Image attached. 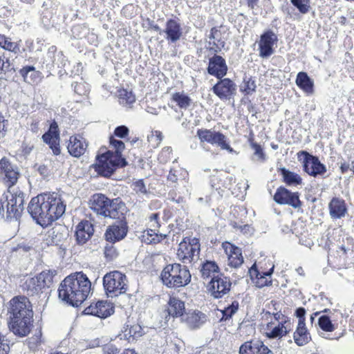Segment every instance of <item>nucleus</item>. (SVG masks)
<instances>
[{
	"label": "nucleus",
	"instance_id": "79ce46f5",
	"mask_svg": "<svg viewBox=\"0 0 354 354\" xmlns=\"http://www.w3.org/2000/svg\"><path fill=\"white\" fill-rule=\"evenodd\" d=\"M256 81L252 77L245 76L243 78V83L240 87L241 91L243 92L245 95H252L256 91Z\"/></svg>",
	"mask_w": 354,
	"mask_h": 354
},
{
	"label": "nucleus",
	"instance_id": "774afa93",
	"mask_svg": "<svg viewBox=\"0 0 354 354\" xmlns=\"http://www.w3.org/2000/svg\"><path fill=\"white\" fill-rule=\"evenodd\" d=\"M209 45L212 44L213 46L209 47V50L213 52V53H214V55H216V53L220 51V49L218 47V46H217V44H216L215 41H213V42L209 41Z\"/></svg>",
	"mask_w": 354,
	"mask_h": 354
},
{
	"label": "nucleus",
	"instance_id": "e2e57ef3",
	"mask_svg": "<svg viewBox=\"0 0 354 354\" xmlns=\"http://www.w3.org/2000/svg\"><path fill=\"white\" fill-rule=\"evenodd\" d=\"M297 317L299 318L298 322L302 321L303 322H305V315H306V310L303 307L297 308L295 313Z\"/></svg>",
	"mask_w": 354,
	"mask_h": 354
},
{
	"label": "nucleus",
	"instance_id": "4be33fe9",
	"mask_svg": "<svg viewBox=\"0 0 354 354\" xmlns=\"http://www.w3.org/2000/svg\"><path fill=\"white\" fill-rule=\"evenodd\" d=\"M273 270L274 267H272L267 272H261L257 270L256 266L254 265L248 270V272L250 274L252 283L258 288H263L271 283L270 277L272 274Z\"/></svg>",
	"mask_w": 354,
	"mask_h": 354
},
{
	"label": "nucleus",
	"instance_id": "412c9836",
	"mask_svg": "<svg viewBox=\"0 0 354 354\" xmlns=\"http://www.w3.org/2000/svg\"><path fill=\"white\" fill-rule=\"evenodd\" d=\"M93 224L88 221H82L76 227L75 237L79 245H84L93 235Z\"/></svg>",
	"mask_w": 354,
	"mask_h": 354
},
{
	"label": "nucleus",
	"instance_id": "603ef678",
	"mask_svg": "<svg viewBox=\"0 0 354 354\" xmlns=\"http://www.w3.org/2000/svg\"><path fill=\"white\" fill-rule=\"evenodd\" d=\"M133 190L138 195H146L149 193L142 179H139L131 184Z\"/></svg>",
	"mask_w": 354,
	"mask_h": 354
},
{
	"label": "nucleus",
	"instance_id": "a19ab883",
	"mask_svg": "<svg viewBox=\"0 0 354 354\" xmlns=\"http://www.w3.org/2000/svg\"><path fill=\"white\" fill-rule=\"evenodd\" d=\"M0 46L6 50L17 54L19 52V46L15 43L11 41V39L5 35H0Z\"/></svg>",
	"mask_w": 354,
	"mask_h": 354
},
{
	"label": "nucleus",
	"instance_id": "9b49d317",
	"mask_svg": "<svg viewBox=\"0 0 354 354\" xmlns=\"http://www.w3.org/2000/svg\"><path fill=\"white\" fill-rule=\"evenodd\" d=\"M219 79L220 80L212 88L213 93L221 100L234 98L236 94V84L229 78Z\"/></svg>",
	"mask_w": 354,
	"mask_h": 354
},
{
	"label": "nucleus",
	"instance_id": "dca6fc26",
	"mask_svg": "<svg viewBox=\"0 0 354 354\" xmlns=\"http://www.w3.org/2000/svg\"><path fill=\"white\" fill-rule=\"evenodd\" d=\"M127 208L124 203L118 198L110 200L104 218L118 220L119 223L126 222L125 214Z\"/></svg>",
	"mask_w": 354,
	"mask_h": 354
},
{
	"label": "nucleus",
	"instance_id": "3c124183",
	"mask_svg": "<svg viewBox=\"0 0 354 354\" xmlns=\"http://www.w3.org/2000/svg\"><path fill=\"white\" fill-rule=\"evenodd\" d=\"M26 285L28 290L30 291L32 295L38 294L43 290L42 288L39 286L38 280L36 277L27 280Z\"/></svg>",
	"mask_w": 354,
	"mask_h": 354
},
{
	"label": "nucleus",
	"instance_id": "423d86ee",
	"mask_svg": "<svg viewBox=\"0 0 354 354\" xmlns=\"http://www.w3.org/2000/svg\"><path fill=\"white\" fill-rule=\"evenodd\" d=\"M127 278L119 271L106 273L103 277V286L109 297H115L124 294L127 289Z\"/></svg>",
	"mask_w": 354,
	"mask_h": 354
},
{
	"label": "nucleus",
	"instance_id": "a211bd4d",
	"mask_svg": "<svg viewBox=\"0 0 354 354\" xmlns=\"http://www.w3.org/2000/svg\"><path fill=\"white\" fill-rule=\"evenodd\" d=\"M209 75H214L217 78L224 77L227 71L226 62L221 55H214L209 59V64L207 68Z\"/></svg>",
	"mask_w": 354,
	"mask_h": 354
},
{
	"label": "nucleus",
	"instance_id": "f8f14e48",
	"mask_svg": "<svg viewBox=\"0 0 354 354\" xmlns=\"http://www.w3.org/2000/svg\"><path fill=\"white\" fill-rule=\"evenodd\" d=\"M304 156V170L310 176L316 177L318 175H324L326 172V166L322 164L318 157L313 156L307 151H301Z\"/></svg>",
	"mask_w": 354,
	"mask_h": 354
},
{
	"label": "nucleus",
	"instance_id": "20e7f679",
	"mask_svg": "<svg viewBox=\"0 0 354 354\" xmlns=\"http://www.w3.org/2000/svg\"><path fill=\"white\" fill-rule=\"evenodd\" d=\"M160 277L164 285L168 288L185 287L191 281V274L185 266L173 263L166 266Z\"/></svg>",
	"mask_w": 354,
	"mask_h": 354
},
{
	"label": "nucleus",
	"instance_id": "5701e85b",
	"mask_svg": "<svg viewBox=\"0 0 354 354\" xmlns=\"http://www.w3.org/2000/svg\"><path fill=\"white\" fill-rule=\"evenodd\" d=\"M87 146L88 145L83 138L72 136L69 138L67 149L70 155L80 158L85 153Z\"/></svg>",
	"mask_w": 354,
	"mask_h": 354
},
{
	"label": "nucleus",
	"instance_id": "9d476101",
	"mask_svg": "<svg viewBox=\"0 0 354 354\" xmlns=\"http://www.w3.org/2000/svg\"><path fill=\"white\" fill-rule=\"evenodd\" d=\"M231 281L223 274H218L212 277L208 284V290L211 295L215 299L223 297L229 292L231 288Z\"/></svg>",
	"mask_w": 354,
	"mask_h": 354
},
{
	"label": "nucleus",
	"instance_id": "6e6552de",
	"mask_svg": "<svg viewBox=\"0 0 354 354\" xmlns=\"http://www.w3.org/2000/svg\"><path fill=\"white\" fill-rule=\"evenodd\" d=\"M5 198L7 207V217L17 219L21 216L24 209L25 194L20 190L16 192H12L8 189V193L5 194Z\"/></svg>",
	"mask_w": 354,
	"mask_h": 354
},
{
	"label": "nucleus",
	"instance_id": "1a4fd4ad",
	"mask_svg": "<svg viewBox=\"0 0 354 354\" xmlns=\"http://www.w3.org/2000/svg\"><path fill=\"white\" fill-rule=\"evenodd\" d=\"M197 136L201 142H208L212 145H216L223 150H227L230 153L234 151L227 142L226 136L219 131L212 129H198Z\"/></svg>",
	"mask_w": 354,
	"mask_h": 354
},
{
	"label": "nucleus",
	"instance_id": "c756f323",
	"mask_svg": "<svg viewBox=\"0 0 354 354\" xmlns=\"http://www.w3.org/2000/svg\"><path fill=\"white\" fill-rule=\"evenodd\" d=\"M19 75L26 83L32 84L39 82L41 80V73L32 66H24L19 71Z\"/></svg>",
	"mask_w": 354,
	"mask_h": 354
},
{
	"label": "nucleus",
	"instance_id": "4d7b16f0",
	"mask_svg": "<svg viewBox=\"0 0 354 354\" xmlns=\"http://www.w3.org/2000/svg\"><path fill=\"white\" fill-rule=\"evenodd\" d=\"M59 134L57 131H48L42 136V139L44 142L49 145L51 140H54V139L57 138Z\"/></svg>",
	"mask_w": 354,
	"mask_h": 354
},
{
	"label": "nucleus",
	"instance_id": "8fccbe9b",
	"mask_svg": "<svg viewBox=\"0 0 354 354\" xmlns=\"http://www.w3.org/2000/svg\"><path fill=\"white\" fill-rule=\"evenodd\" d=\"M250 147L254 151V159L258 161L263 162L266 160V154L264 153L261 145L257 142L250 140Z\"/></svg>",
	"mask_w": 354,
	"mask_h": 354
},
{
	"label": "nucleus",
	"instance_id": "b1692460",
	"mask_svg": "<svg viewBox=\"0 0 354 354\" xmlns=\"http://www.w3.org/2000/svg\"><path fill=\"white\" fill-rule=\"evenodd\" d=\"M110 199L102 194H95L89 201L90 208L97 215L104 216Z\"/></svg>",
	"mask_w": 354,
	"mask_h": 354
},
{
	"label": "nucleus",
	"instance_id": "aec40b11",
	"mask_svg": "<svg viewBox=\"0 0 354 354\" xmlns=\"http://www.w3.org/2000/svg\"><path fill=\"white\" fill-rule=\"evenodd\" d=\"M239 354H273L264 344L258 340L245 342L239 348Z\"/></svg>",
	"mask_w": 354,
	"mask_h": 354
},
{
	"label": "nucleus",
	"instance_id": "5fc2aeb1",
	"mask_svg": "<svg viewBox=\"0 0 354 354\" xmlns=\"http://www.w3.org/2000/svg\"><path fill=\"white\" fill-rule=\"evenodd\" d=\"M129 132V128L125 125L117 127L114 130V136L120 138H124L128 136Z\"/></svg>",
	"mask_w": 354,
	"mask_h": 354
},
{
	"label": "nucleus",
	"instance_id": "2eb2a0df",
	"mask_svg": "<svg viewBox=\"0 0 354 354\" xmlns=\"http://www.w3.org/2000/svg\"><path fill=\"white\" fill-rule=\"evenodd\" d=\"M274 200L278 204L288 205L294 208H298L301 206L299 193L292 192L283 187H280L277 189L274 196Z\"/></svg>",
	"mask_w": 354,
	"mask_h": 354
},
{
	"label": "nucleus",
	"instance_id": "6e6d98bb",
	"mask_svg": "<svg viewBox=\"0 0 354 354\" xmlns=\"http://www.w3.org/2000/svg\"><path fill=\"white\" fill-rule=\"evenodd\" d=\"M10 350L8 340L0 333V354H8Z\"/></svg>",
	"mask_w": 354,
	"mask_h": 354
},
{
	"label": "nucleus",
	"instance_id": "69168bd1",
	"mask_svg": "<svg viewBox=\"0 0 354 354\" xmlns=\"http://www.w3.org/2000/svg\"><path fill=\"white\" fill-rule=\"evenodd\" d=\"M176 171L174 169H171L167 176V179L169 181L173 183H176L178 180V176L176 175Z\"/></svg>",
	"mask_w": 354,
	"mask_h": 354
},
{
	"label": "nucleus",
	"instance_id": "0e129e2a",
	"mask_svg": "<svg viewBox=\"0 0 354 354\" xmlns=\"http://www.w3.org/2000/svg\"><path fill=\"white\" fill-rule=\"evenodd\" d=\"M35 167H37V170L39 173L40 175H41L44 177L48 176L49 174V170L48 167L44 165H35Z\"/></svg>",
	"mask_w": 354,
	"mask_h": 354
},
{
	"label": "nucleus",
	"instance_id": "bb28decb",
	"mask_svg": "<svg viewBox=\"0 0 354 354\" xmlns=\"http://www.w3.org/2000/svg\"><path fill=\"white\" fill-rule=\"evenodd\" d=\"M295 343L299 346L306 345L311 340V335L306 328V323L298 322L297 328L293 334Z\"/></svg>",
	"mask_w": 354,
	"mask_h": 354
},
{
	"label": "nucleus",
	"instance_id": "680f3d73",
	"mask_svg": "<svg viewBox=\"0 0 354 354\" xmlns=\"http://www.w3.org/2000/svg\"><path fill=\"white\" fill-rule=\"evenodd\" d=\"M220 35H221V32L219 30H218L217 28L216 27H213L211 30H210V32H209V39H213L214 41H219V37H220Z\"/></svg>",
	"mask_w": 354,
	"mask_h": 354
},
{
	"label": "nucleus",
	"instance_id": "ea45409f",
	"mask_svg": "<svg viewBox=\"0 0 354 354\" xmlns=\"http://www.w3.org/2000/svg\"><path fill=\"white\" fill-rule=\"evenodd\" d=\"M223 180L224 182L222 185V187L227 189H230L231 185L234 181V178L232 176H223V175H220L217 177L214 176L210 180L212 187L216 189H221V186L219 185V182L222 181Z\"/></svg>",
	"mask_w": 354,
	"mask_h": 354
},
{
	"label": "nucleus",
	"instance_id": "f03ea898",
	"mask_svg": "<svg viewBox=\"0 0 354 354\" xmlns=\"http://www.w3.org/2000/svg\"><path fill=\"white\" fill-rule=\"evenodd\" d=\"M8 326L16 335L25 337L30 332L32 306L25 296L14 297L8 304Z\"/></svg>",
	"mask_w": 354,
	"mask_h": 354
},
{
	"label": "nucleus",
	"instance_id": "c03bdc74",
	"mask_svg": "<svg viewBox=\"0 0 354 354\" xmlns=\"http://www.w3.org/2000/svg\"><path fill=\"white\" fill-rule=\"evenodd\" d=\"M172 100L177 103L181 109H187L190 106V97L183 93H175L172 95Z\"/></svg>",
	"mask_w": 354,
	"mask_h": 354
},
{
	"label": "nucleus",
	"instance_id": "09e8293b",
	"mask_svg": "<svg viewBox=\"0 0 354 354\" xmlns=\"http://www.w3.org/2000/svg\"><path fill=\"white\" fill-rule=\"evenodd\" d=\"M291 3L301 13L306 14L310 8V0H290Z\"/></svg>",
	"mask_w": 354,
	"mask_h": 354
},
{
	"label": "nucleus",
	"instance_id": "4c0bfd02",
	"mask_svg": "<svg viewBox=\"0 0 354 354\" xmlns=\"http://www.w3.org/2000/svg\"><path fill=\"white\" fill-rule=\"evenodd\" d=\"M109 144L113 150H108L106 152H110L113 157L118 159H126L122 155V152L125 148V145L122 140H117L111 136L109 138Z\"/></svg>",
	"mask_w": 354,
	"mask_h": 354
},
{
	"label": "nucleus",
	"instance_id": "e433bc0d",
	"mask_svg": "<svg viewBox=\"0 0 354 354\" xmlns=\"http://www.w3.org/2000/svg\"><path fill=\"white\" fill-rule=\"evenodd\" d=\"M201 272L203 279H212V277L219 274V268L216 262L206 261L202 265Z\"/></svg>",
	"mask_w": 354,
	"mask_h": 354
},
{
	"label": "nucleus",
	"instance_id": "de8ad7c7",
	"mask_svg": "<svg viewBox=\"0 0 354 354\" xmlns=\"http://www.w3.org/2000/svg\"><path fill=\"white\" fill-rule=\"evenodd\" d=\"M239 307V304L237 301H234L227 307L222 310L223 319L227 320L230 318L236 313Z\"/></svg>",
	"mask_w": 354,
	"mask_h": 354
},
{
	"label": "nucleus",
	"instance_id": "f704fd0d",
	"mask_svg": "<svg viewBox=\"0 0 354 354\" xmlns=\"http://www.w3.org/2000/svg\"><path fill=\"white\" fill-rule=\"evenodd\" d=\"M278 171L282 176L283 181L288 186L296 187L302 184V178L298 174L285 167H280Z\"/></svg>",
	"mask_w": 354,
	"mask_h": 354
},
{
	"label": "nucleus",
	"instance_id": "7ed1b4c3",
	"mask_svg": "<svg viewBox=\"0 0 354 354\" xmlns=\"http://www.w3.org/2000/svg\"><path fill=\"white\" fill-rule=\"evenodd\" d=\"M91 283L82 272L66 277L58 289L59 298L72 306H78L88 296Z\"/></svg>",
	"mask_w": 354,
	"mask_h": 354
},
{
	"label": "nucleus",
	"instance_id": "4468645a",
	"mask_svg": "<svg viewBox=\"0 0 354 354\" xmlns=\"http://www.w3.org/2000/svg\"><path fill=\"white\" fill-rule=\"evenodd\" d=\"M277 41V37L272 30L264 32L258 43L259 56L262 58L270 57L274 52V45Z\"/></svg>",
	"mask_w": 354,
	"mask_h": 354
},
{
	"label": "nucleus",
	"instance_id": "f257e3e1",
	"mask_svg": "<svg viewBox=\"0 0 354 354\" xmlns=\"http://www.w3.org/2000/svg\"><path fill=\"white\" fill-rule=\"evenodd\" d=\"M66 211V204L57 192H46L33 197L28 206V212L36 223L47 227L59 218Z\"/></svg>",
	"mask_w": 354,
	"mask_h": 354
},
{
	"label": "nucleus",
	"instance_id": "58836bf2",
	"mask_svg": "<svg viewBox=\"0 0 354 354\" xmlns=\"http://www.w3.org/2000/svg\"><path fill=\"white\" fill-rule=\"evenodd\" d=\"M56 274L55 271L52 270H45L41 272L36 278L38 280L39 286H40L42 289L46 288H50L53 282V277Z\"/></svg>",
	"mask_w": 354,
	"mask_h": 354
},
{
	"label": "nucleus",
	"instance_id": "7c9ffc66",
	"mask_svg": "<svg viewBox=\"0 0 354 354\" xmlns=\"http://www.w3.org/2000/svg\"><path fill=\"white\" fill-rule=\"evenodd\" d=\"M225 251L228 254L229 265L234 268H238L243 263V257L242 256L241 248L228 243Z\"/></svg>",
	"mask_w": 354,
	"mask_h": 354
},
{
	"label": "nucleus",
	"instance_id": "49530a36",
	"mask_svg": "<svg viewBox=\"0 0 354 354\" xmlns=\"http://www.w3.org/2000/svg\"><path fill=\"white\" fill-rule=\"evenodd\" d=\"M119 99L121 104H131L136 101L135 95L131 91L123 89L119 91Z\"/></svg>",
	"mask_w": 354,
	"mask_h": 354
},
{
	"label": "nucleus",
	"instance_id": "473e14b6",
	"mask_svg": "<svg viewBox=\"0 0 354 354\" xmlns=\"http://www.w3.org/2000/svg\"><path fill=\"white\" fill-rule=\"evenodd\" d=\"M183 320L189 328L196 329L206 322V315L200 311H194L187 314Z\"/></svg>",
	"mask_w": 354,
	"mask_h": 354
},
{
	"label": "nucleus",
	"instance_id": "0eeeda50",
	"mask_svg": "<svg viewBox=\"0 0 354 354\" xmlns=\"http://www.w3.org/2000/svg\"><path fill=\"white\" fill-rule=\"evenodd\" d=\"M200 251L199 239L185 237L178 245L177 256L184 263H188L199 259Z\"/></svg>",
	"mask_w": 354,
	"mask_h": 354
},
{
	"label": "nucleus",
	"instance_id": "864d4df0",
	"mask_svg": "<svg viewBox=\"0 0 354 354\" xmlns=\"http://www.w3.org/2000/svg\"><path fill=\"white\" fill-rule=\"evenodd\" d=\"M104 256L109 261L114 259L118 256L116 249L107 244L104 248Z\"/></svg>",
	"mask_w": 354,
	"mask_h": 354
},
{
	"label": "nucleus",
	"instance_id": "6ab92c4d",
	"mask_svg": "<svg viewBox=\"0 0 354 354\" xmlns=\"http://www.w3.org/2000/svg\"><path fill=\"white\" fill-rule=\"evenodd\" d=\"M128 226L127 222L120 223L119 225L109 226L104 234L106 241L114 243L123 239L127 234Z\"/></svg>",
	"mask_w": 354,
	"mask_h": 354
},
{
	"label": "nucleus",
	"instance_id": "c9c22d12",
	"mask_svg": "<svg viewBox=\"0 0 354 354\" xmlns=\"http://www.w3.org/2000/svg\"><path fill=\"white\" fill-rule=\"evenodd\" d=\"M185 311V304L183 301L176 297H170L168 301L167 313L169 316L177 317L183 316Z\"/></svg>",
	"mask_w": 354,
	"mask_h": 354
},
{
	"label": "nucleus",
	"instance_id": "ddd939ff",
	"mask_svg": "<svg viewBox=\"0 0 354 354\" xmlns=\"http://www.w3.org/2000/svg\"><path fill=\"white\" fill-rule=\"evenodd\" d=\"M84 315H93L101 319H105L114 313L112 303L106 301H97L91 304L84 311Z\"/></svg>",
	"mask_w": 354,
	"mask_h": 354
},
{
	"label": "nucleus",
	"instance_id": "72a5a7b5",
	"mask_svg": "<svg viewBox=\"0 0 354 354\" xmlns=\"http://www.w3.org/2000/svg\"><path fill=\"white\" fill-rule=\"evenodd\" d=\"M295 82L296 84L307 94H313L314 82L306 72L298 73Z\"/></svg>",
	"mask_w": 354,
	"mask_h": 354
},
{
	"label": "nucleus",
	"instance_id": "bf43d9fd",
	"mask_svg": "<svg viewBox=\"0 0 354 354\" xmlns=\"http://www.w3.org/2000/svg\"><path fill=\"white\" fill-rule=\"evenodd\" d=\"M59 141V137L58 136L54 140H51V142L48 145L55 155H59L61 152Z\"/></svg>",
	"mask_w": 354,
	"mask_h": 354
},
{
	"label": "nucleus",
	"instance_id": "37998d69",
	"mask_svg": "<svg viewBox=\"0 0 354 354\" xmlns=\"http://www.w3.org/2000/svg\"><path fill=\"white\" fill-rule=\"evenodd\" d=\"M318 326L324 332H333L335 329V324L328 315H322L319 317Z\"/></svg>",
	"mask_w": 354,
	"mask_h": 354
},
{
	"label": "nucleus",
	"instance_id": "2f4dec72",
	"mask_svg": "<svg viewBox=\"0 0 354 354\" xmlns=\"http://www.w3.org/2000/svg\"><path fill=\"white\" fill-rule=\"evenodd\" d=\"M144 334V328L139 324L124 326L123 336L130 343L136 342Z\"/></svg>",
	"mask_w": 354,
	"mask_h": 354
},
{
	"label": "nucleus",
	"instance_id": "c85d7f7f",
	"mask_svg": "<svg viewBox=\"0 0 354 354\" xmlns=\"http://www.w3.org/2000/svg\"><path fill=\"white\" fill-rule=\"evenodd\" d=\"M330 215L333 218H341L346 213L345 201L339 198H333L328 205Z\"/></svg>",
	"mask_w": 354,
	"mask_h": 354
},
{
	"label": "nucleus",
	"instance_id": "052dcab7",
	"mask_svg": "<svg viewBox=\"0 0 354 354\" xmlns=\"http://www.w3.org/2000/svg\"><path fill=\"white\" fill-rule=\"evenodd\" d=\"M143 239L144 241L148 244L156 243L160 241L157 235L153 236L149 233V231H147V234L143 235Z\"/></svg>",
	"mask_w": 354,
	"mask_h": 354
},
{
	"label": "nucleus",
	"instance_id": "a18cd8bd",
	"mask_svg": "<svg viewBox=\"0 0 354 354\" xmlns=\"http://www.w3.org/2000/svg\"><path fill=\"white\" fill-rule=\"evenodd\" d=\"M71 86L75 93L80 96H88L90 92V86L85 82H75Z\"/></svg>",
	"mask_w": 354,
	"mask_h": 354
},
{
	"label": "nucleus",
	"instance_id": "393cba45",
	"mask_svg": "<svg viewBox=\"0 0 354 354\" xmlns=\"http://www.w3.org/2000/svg\"><path fill=\"white\" fill-rule=\"evenodd\" d=\"M68 236L67 229L65 226L59 225L53 227L48 232V238L46 241L48 244L61 245L62 246V242L66 239Z\"/></svg>",
	"mask_w": 354,
	"mask_h": 354
},
{
	"label": "nucleus",
	"instance_id": "338daca9",
	"mask_svg": "<svg viewBox=\"0 0 354 354\" xmlns=\"http://www.w3.org/2000/svg\"><path fill=\"white\" fill-rule=\"evenodd\" d=\"M1 64L8 65V69L10 68V64L9 59L6 57L4 53H3V54L0 53V65H1Z\"/></svg>",
	"mask_w": 354,
	"mask_h": 354
},
{
	"label": "nucleus",
	"instance_id": "cd10ccee",
	"mask_svg": "<svg viewBox=\"0 0 354 354\" xmlns=\"http://www.w3.org/2000/svg\"><path fill=\"white\" fill-rule=\"evenodd\" d=\"M274 324L272 322L267 324L266 335L270 339L281 338L291 330V325L278 323L277 326H273Z\"/></svg>",
	"mask_w": 354,
	"mask_h": 354
},
{
	"label": "nucleus",
	"instance_id": "a878e982",
	"mask_svg": "<svg viewBox=\"0 0 354 354\" xmlns=\"http://www.w3.org/2000/svg\"><path fill=\"white\" fill-rule=\"evenodd\" d=\"M164 32L166 34V39L174 43L179 40L182 36L180 24L176 20L170 19L166 23Z\"/></svg>",
	"mask_w": 354,
	"mask_h": 354
},
{
	"label": "nucleus",
	"instance_id": "39448f33",
	"mask_svg": "<svg viewBox=\"0 0 354 354\" xmlns=\"http://www.w3.org/2000/svg\"><path fill=\"white\" fill-rule=\"evenodd\" d=\"M128 165L126 159H118L110 152H104L97 156V162L93 165L98 175L109 178L118 168H123Z\"/></svg>",
	"mask_w": 354,
	"mask_h": 354
},
{
	"label": "nucleus",
	"instance_id": "f3484780",
	"mask_svg": "<svg viewBox=\"0 0 354 354\" xmlns=\"http://www.w3.org/2000/svg\"><path fill=\"white\" fill-rule=\"evenodd\" d=\"M0 174H4L8 189L17 182L19 176L17 167L5 157L0 160Z\"/></svg>",
	"mask_w": 354,
	"mask_h": 354
},
{
	"label": "nucleus",
	"instance_id": "13d9d810",
	"mask_svg": "<svg viewBox=\"0 0 354 354\" xmlns=\"http://www.w3.org/2000/svg\"><path fill=\"white\" fill-rule=\"evenodd\" d=\"M273 317L278 323H282L287 325H291L290 322L288 319V317H286L281 312H277L276 313H273Z\"/></svg>",
	"mask_w": 354,
	"mask_h": 354
}]
</instances>
